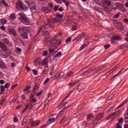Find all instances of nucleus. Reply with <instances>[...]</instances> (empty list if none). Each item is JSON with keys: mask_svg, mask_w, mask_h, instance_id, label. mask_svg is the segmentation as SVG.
Returning a JSON list of instances; mask_svg holds the SVG:
<instances>
[{"mask_svg": "<svg viewBox=\"0 0 128 128\" xmlns=\"http://www.w3.org/2000/svg\"><path fill=\"white\" fill-rule=\"evenodd\" d=\"M46 26H49V28H52V21H50V20H48V23H46L44 24L42 26L38 33L37 34L36 36H38V34H40V30H42V28H46Z\"/></svg>", "mask_w": 128, "mask_h": 128, "instance_id": "1", "label": "nucleus"}, {"mask_svg": "<svg viewBox=\"0 0 128 128\" xmlns=\"http://www.w3.org/2000/svg\"><path fill=\"white\" fill-rule=\"evenodd\" d=\"M18 32H20V34H24L26 32H28V29L26 26L19 27L18 28Z\"/></svg>", "mask_w": 128, "mask_h": 128, "instance_id": "2", "label": "nucleus"}, {"mask_svg": "<svg viewBox=\"0 0 128 128\" xmlns=\"http://www.w3.org/2000/svg\"><path fill=\"white\" fill-rule=\"evenodd\" d=\"M104 116V113H102L100 114H98L96 116V118L94 120L93 122L94 124H96V123L94 122L96 120H100Z\"/></svg>", "mask_w": 128, "mask_h": 128, "instance_id": "3", "label": "nucleus"}, {"mask_svg": "<svg viewBox=\"0 0 128 128\" xmlns=\"http://www.w3.org/2000/svg\"><path fill=\"white\" fill-rule=\"evenodd\" d=\"M30 124H31L32 128H34V126H38L40 122V120H36L34 122L32 119L30 120Z\"/></svg>", "mask_w": 128, "mask_h": 128, "instance_id": "4", "label": "nucleus"}, {"mask_svg": "<svg viewBox=\"0 0 128 128\" xmlns=\"http://www.w3.org/2000/svg\"><path fill=\"white\" fill-rule=\"evenodd\" d=\"M114 40H122V37L120 36H114L111 38V42L112 44H114Z\"/></svg>", "mask_w": 128, "mask_h": 128, "instance_id": "5", "label": "nucleus"}, {"mask_svg": "<svg viewBox=\"0 0 128 128\" xmlns=\"http://www.w3.org/2000/svg\"><path fill=\"white\" fill-rule=\"evenodd\" d=\"M8 32H9L10 34H12V36H14V38H16V36H17L16 31V30L14 28H8Z\"/></svg>", "mask_w": 128, "mask_h": 128, "instance_id": "6", "label": "nucleus"}, {"mask_svg": "<svg viewBox=\"0 0 128 128\" xmlns=\"http://www.w3.org/2000/svg\"><path fill=\"white\" fill-rule=\"evenodd\" d=\"M101 2L104 7L105 4L108 6H110L112 4V2L108 0H101Z\"/></svg>", "mask_w": 128, "mask_h": 128, "instance_id": "7", "label": "nucleus"}, {"mask_svg": "<svg viewBox=\"0 0 128 128\" xmlns=\"http://www.w3.org/2000/svg\"><path fill=\"white\" fill-rule=\"evenodd\" d=\"M16 8L17 10H24V6H22V2H18L16 4Z\"/></svg>", "mask_w": 128, "mask_h": 128, "instance_id": "8", "label": "nucleus"}, {"mask_svg": "<svg viewBox=\"0 0 128 128\" xmlns=\"http://www.w3.org/2000/svg\"><path fill=\"white\" fill-rule=\"evenodd\" d=\"M86 36V34H84V32H82L81 34H80L78 37L75 38L73 42H74V40H76V42H78L80 38H82L84 36Z\"/></svg>", "mask_w": 128, "mask_h": 128, "instance_id": "9", "label": "nucleus"}, {"mask_svg": "<svg viewBox=\"0 0 128 128\" xmlns=\"http://www.w3.org/2000/svg\"><path fill=\"white\" fill-rule=\"evenodd\" d=\"M20 36L22 38H24V40H28V32L22 33L20 34Z\"/></svg>", "mask_w": 128, "mask_h": 128, "instance_id": "10", "label": "nucleus"}, {"mask_svg": "<svg viewBox=\"0 0 128 128\" xmlns=\"http://www.w3.org/2000/svg\"><path fill=\"white\" fill-rule=\"evenodd\" d=\"M0 48L4 52H6V50H8V48H6V44H0Z\"/></svg>", "mask_w": 128, "mask_h": 128, "instance_id": "11", "label": "nucleus"}, {"mask_svg": "<svg viewBox=\"0 0 128 128\" xmlns=\"http://www.w3.org/2000/svg\"><path fill=\"white\" fill-rule=\"evenodd\" d=\"M42 64V58H38L35 60V64Z\"/></svg>", "mask_w": 128, "mask_h": 128, "instance_id": "12", "label": "nucleus"}, {"mask_svg": "<svg viewBox=\"0 0 128 128\" xmlns=\"http://www.w3.org/2000/svg\"><path fill=\"white\" fill-rule=\"evenodd\" d=\"M52 22L56 24V22H60V20H58L56 18H52Z\"/></svg>", "mask_w": 128, "mask_h": 128, "instance_id": "13", "label": "nucleus"}, {"mask_svg": "<svg viewBox=\"0 0 128 128\" xmlns=\"http://www.w3.org/2000/svg\"><path fill=\"white\" fill-rule=\"evenodd\" d=\"M64 118H66V117H64L63 118H62L61 120V122H60V124H62V122H64V124L65 126H66V124H68V120H65L64 122Z\"/></svg>", "mask_w": 128, "mask_h": 128, "instance_id": "14", "label": "nucleus"}, {"mask_svg": "<svg viewBox=\"0 0 128 128\" xmlns=\"http://www.w3.org/2000/svg\"><path fill=\"white\" fill-rule=\"evenodd\" d=\"M27 19H28V18H27L26 16H20V22H24Z\"/></svg>", "mask_w": 128, "mask_h": 128, "instance_id": "15", "label": "nucleus"}, {"mask_svg": "<svg viewBox=\"0 0 128 128\" xmlns=\"http://www.w3.org/2000/svg\"><path fill=\"white\" fill-rule=\"evenodd\" d=\"M38 88H40V85L38 84L37 82H36L34 88L32 91L36 92V90H38Z\"/></svg>", "mask_w": 128, "mask_h": 128, "instance_id": "16", "label": "nucleus"}, {"mask_svg": "<svg viewBox=\"0 0 128 128\" xmlns=\"http://www.w3.org/2000/svg\"><path fill=\"white\" fill-rule=\"evenodd\" d=\"M116 114V112H114L112 114H110L106 118V120H108L110 118H112Z\"/></svg>", "mask_w": 128, "mask_h": 128, "instance_id": "17", "label": "nucleus"}, {"mask_svg": "<svg viewBox=\"0 0 128 128\" xmlns=\"http://www.w3.org/2000/svg\"><path fill=\"white\" fill-rule=\"evenodd\" d=\"M70 106H69L66 107H64L62 110L60 114H58V116H60V114H62V112H64V110H68V108H70Z\"/></svg>", "mask_w": 128, "mask_h": 128, "instance_id": "18", "label": "nucleus"}, {"mask_svg": "<svg viewBox=\"0 0 128 128\" xmlns=\"http://www.w3.org/2000/svg\"><path fill=\"white\" fill-rule=\"evenodd\" d=\"M4 86H0V88L1 90V92H0V94H4V90H6V89L4 88Z\"/></svg>", "mask_w": 128, "mask_h": 128, "instance_id": "19", "label": "nucleus"}, {"mask_svg": "<svg viewBox=\"0 0 128 128\" xmlns=\"http://www.w3.org/2000/svg\"><path fill=\"white\" fill-rule=\"evenodd\" d=\"M116 68H120V65L118 64V65L116 66V67H114L112 69L110 70L109 71L110 74L114 72V70H116Z\"/></svg>", "mask_w": 128, "mask_h": 128, "instance_id": "20", "label": "nucleus"}, {"mask_svg": "<svg viewBox=\"0 0 128 128\" xmlns=\"http://www.w3.org/2000/svg\"><path fill=\"white\" fill-rule=\"evenodd\" d=\"M30 8L31 10H36V4L33 3L30 6Z\"/></svg>", "mask_w": 128, "mask_h": 128, "instance_id": "21", "label": "nucleus"}, {"mask_svg": "<svg viewBox=\"0 0 128 128\" xmlns=\"http://www.w3.org/2000/svg\"><path fill=\"white\" fill-rule=\"evenodd\" d=\"M22 24H26V26H28V24H30V20H28V18L26 20L23 22Z\"/></svg>", "mask_w": 128, "mask_h": 128, "instance_id": "22", "label": "nucleus"}, {"mask_svg": "<svg viewBox=\"0 0 128 128\" xmlns=\"http://www.w3.org/2000/svg\"><path fill=\"white\" fill-rule=\"evenodd\" d=\"M123 70H124V68H122L118 72V74H116L112 78H116L118 76H120V74H122V72Z\"/></svg>", "mask_w": 128, "mask_h": 128, "instance_id": "23", "label": "nucleus"}, {"mask_svg": "<svg viewBox=\"0 0 128 128\" xmlns=\"http://www.w3.org/2000/svg\"><path fill=\"white\" fill-rule=\"evenodd\" d=\"M10 18L12 20H14L16 18V14H11L10 16Z\"/></svg>", "mask_w": 128, "mask_h": 128, "instance_id": "24", "label": "nucleus"}, {"mask_svg": "<svg viewBox=\"0 0 128 128\" xmlns=\"http://www.w3.org/2000/svg\"><path fill=\"white\" fill-rule=\"evenodd\" d=\"M30 88H32V86H28L23 90L24 92H28V90H30Z\"/></svg>", "mask_w": 128, "mask_h": 128, "instance_id": "25", "label": "nucleus"}, {"mask_svg": "<svg viewBox=\"0 0 128 128\" xmlns=\"http://www.w3.org/2000/svg\"><path fill=\"white\" fill-rule=\"evenodd\" d=\"M0 66L2 68H6V64L2 62H0Z\"/></svg>", "mask_w": 128, "mask_h": 128, "instance_id": "26", "label": "nucleus"}, {"mask_svg": "<svg viewBox=\"0 0 128 128\" xmlns=\"http://www.w3.org/2000/svg\"><path fill=\"white\" fill-rule=\"evenodd\" d=\"M54 120H56V119L54 118H50L48 120L47 124H50V122H54Z\"/></svg>", "mask_w": 128, "mask_h": 128, "instance_id": "27", "label": "nucleus"}, {"mask_svg": "<svg viewBox=\"0 0 128 128\" xmlns=\"http://www.w3.org/2000/svg\"><path fill=\"white\" fill-rule=\"evenodd\" d=\"M1 56L2 58H8V54H2Z\"/></svg>", "mask_w": 128, "mask_h": 128, "instance_id": "28", "label": "nucleus"}, {"mask_svg": "<svg viewBox=\"0 0 128 128\" xmlns=\"http://www.w3.org/2000/svg\"><path fill=\"white\" fill-rule=\"evenodd\" d=\"M93 68H94V66H93L91 68V69L88 70H86V74H90V72H92V70Z\"/></svg>", "mask_w": 128, "mask_h": 128, "instance_id": "29", "label": "nucleus"}, {"mask_svg": "<svg viewBox=\"0 0 128 128\" xmlns=\"http://www.w3.org/2000/svg\"><path fill=\"white\" fill-rule=\"evenodd\" d=\"M48 59L47 58H46L44 60H43L42 62V64L44 65V64H48Z\"/></svg>", "mask_w": 128, "mask_h": 128, "instance_id": "30", "label": "nucleus"}, {"mask_svg": "<svg viewBox=\"0 0 128 128\" xmlns=\"http://www.w3.org/2000/svg\"><path fill=\"white\" fill-rule=\"evenodd\" d=\"M36 102V99L32 97H30V102Z\"/></svg>", "mask_w": 128, "mask_h": 128, "instance_id": "31", "label": "nucleus"}, {"mask_svg": "<svg viewBox=\"0 0 128 128\" xmlns=\"http://www.w3.org/2000/svg\"><path fill=\"white\" fill-rule=\"evenodd\" d=\"M26 122V117H24L22 120V126H24Z\"/></svg>", "mask_w": 128, "mask_h": 128, "instance_id": "32", "label": "nucleus"}, {"mask_svg": "<svg viewBox=\"0 0 128 128\" xmlns=\"http://www.w3.org/2000/svg\"><path fill=\"white\" fill-rule=\"evenodd\" d=\"M120 12H118L117 14H116L114 17L113 18H118L120 17Z\"/></svg>", "mask_w": 128, "mask_h": 128, "instance_id": "33", "label": "nucleus"}, {"mask_svg": "<svg viewBox=\"0 0 128 128\" xmlns=\"http://www.w3.org/2000/svg\"><path fill=\"white\" fill-rule=\"evenodd\" d=\"M74 76V72H70L67 75L66 78H70V76Z\"/></svg>", "mask_w": 128, "mask_h": 128, "instance_id": "34", "label": "nucleus"}, {"mask_svg": "<svg viewBox=\"0 0 128 128\" xmlns=\"http://www.w3.org/2000/svg\"><path fill=\"white\" fill-rule=\"evenodd\" d=\"M86 46H88L87 44H84L83 45H82L80 48V50H84V48Z\"/></svg>", "mask_w": 128, "mask_h": 128, "instance_id": "35", "label": "nucleus"}, {"mask_svg": "<svg viewBox=\"0 0 128 128\" xmlns=\"http://www.w3.org/2000/svg\"><path fill=\"white\" fill-rule=\"evenodd\" d=\"M62 52H58V53H57L56 54V56H55V58H60V56H62Z\"/></svg>", "mask_w": 128, "mask_h": 128, "instance_id": "36", "label": "nucleus"}, {"mask_svg": "<svg viewBox=\"0 0 128 128\" xmlns=\"http://www.w3.org/2000/svg\"><path fill=\"white\" fill-rule=\"evenodd\" d=\"M104 68H106V66L104 65L101 66L100 67H98V68H99L100 70H102Z\"/></svg>", "mask_w": 128, "mask_h": 128, "instance_id": "37", "label": "nucleus"}, {"mask_svg": "<svg viewBox=\"0 0 128 128\" xmlns=\"http://www.w3.org/2000/svg\"><path fill=\"white\" fill-rule=\"evenodd\" d=\"M35 94H36V92L32 90V92L30 94L31 96L30 98H32L34 96Z\"/></svg>", "mask_w": 128, "mask_h": 128, "instance_id": "38", "label": "nucleus"}, {"mask_svg": "<svg viewBox=\"0 0 128 128\" xmlns=\"http://www.w3.org/2000/svg\"><path fill=\"white\" fill-rule=\"evenodd\" d=\"M110 44H106L104 46V48L105 50H108V48H110Z\"/></svg>", "mask_w": 128, "mask_h": 128, "instance_id": "39", "label": "nucleus"}, {"mask_svg": "<svg viewBox=\"0 0 128 128\" xmlns=\"http://www.w3.org/2000/svg\"><path fill=\"white\" fill-rule=\"evenodd\" d=\"M56 16V18H62L64 16H62V14H58Z\"/></svg>", "mask_w": 128, "mask_h": 128, "instance_id": "40", "label": "nucleus"}, {"mask_svg": "<svg viewBox=\"0 0 128 128\" xmlns=\"http://www.w3.org/2000/svg\"><path fill=\"white\" fill-rule=\"evenodd\" d=\"M42 92H44V91L41 90L40 92H38L36 94V96H42Z\"/></svg>", "mask_w": 128, "mask_h": 128, "instance_id": "41", "label": "nucleus"}, {"mask_svg": "<svg viewBox=\"0 0 128 128\" xmlns=\"http://www.w3.org/2000/svg\"><path fill=\"white\" fill-rule=\"evenodd\" d=\"M96 68V66H94V68H93L92 69V72H98V70H100V68Z\"/></svg>", "mask_w": 128, "mask_h": 128, "instance_id": "42", "label": "nucleus"}, {"mask_svg": "<svg viewBox=\"0 0 128 128\" xmlns=\"http://www.w3.org/2000/svg\"><path fill=\"white\" fill-rule=\"evenodd\" d=\"M94 118L92 114H90L87 118V120H90V118Z\"/></svg>", "mask_w": 128, "mask_h": 128, "instance_id": "43", "label": "nucleus"}, {"mask_svg": "<svg viewBox=\"0 0 128 128\" xmlns=\"http://www.w3.org/2000/svg\"><path fill=\"white\" fill-rule=\"evenodd\" d=\"M26 2L27 4H32V0H26Z\"/></svg>", "mask_w": 128, "mask_h": 128, "instance_id": "44", "label": "nucleus"}, {"mask_svg": "<svg viewBox=\"0 0 128 128\" xmlns=\"http://www.w3.org/2000/svg\"><path fill=\"white\" fill-rule=\"evenodd\" d=\"M10 83H7L5 84V86H4V87L6 88H10Z\"/></svg>", "mask_w": 128, "mask_h": 128, "instance_id": "45", "label": "nucleus"}, {"mask_svg": "<svg viewBox=\"0 0 128 128\" xmlns=\"http://www.w3.org/2000/svg\"><path fill=\"white\" fill-rule=\"evenodd\" d=\"M44 34L46 36H50V32H48V30L44 31Z\"/></svg>", "mask_w": 128, "mask_h": 128, "instance_id": "46", "label": "nucleus"}, {"mask_svg": "<svg viewBox=\"0 0 128 128\" xmlns=\"http://www.w3.org/2000/svg\"><path fill=\"white\" fill-rule=\"evenodd\" d=\"M50 54H52V52H54V49L50 48L48 50Z\"/></svg>", "mask_w": 128, "mask_h": 128, "instance_id": "47", "label": "nucleus"}, {"mask_svg": "<svg viewBox=\"0 0 128 128\" xmlns=\"http://www.w3.org/2000/svg\"><path fill=\"white\" fill-rule=\"evenodd\" d=\"M54 78H60V72L57 73L55 76Z\"/></svg>", "mask_w": 128, "mask_h": 128, "instance_id": "48", "label": "nucleus"}, {"mask_svg": "<svg viewBox=\"0 0 128 128\" xmlns=\"http://www.w3.org/2000/svg\"><path fill=\"white\" fill-rule=\"evenodd\" d=\"M58 8H60V6H54V12H56V10H58Z\"/></svg>", "mask_w": 128, "mask_h": 128, "instance_id": "49", "label": "nucleus"}, {"mask_svg": "<svg viewBox=\"0 0 128 128\" xmlns=\"http://www.w3.org/2000/svg\"><path fill=\"white\" fill-rule=\"evenodd\" d=\"M27 106H28V108H29L30 110H32L34 106L32 104H28Z\"/></svg>", "mask_w": 128, "mask_h": 128, "instance_id": "50", "label": "nucleus"}, {"mask_svg": "<svg viewBox=\"0 0 128 128\" xmlns=\"http://www.w3.org/2000/svg\"><path fill=\"white\" fill-rule=\"evenodd\" d=\"M72 40V37H69L67 38V40L66 41V42H70Z\"/></svg>", "mask_w": 128, "mask_h": 128, "instance_id": "51", "label": "nucleus"}, {"mask_svg": "<svg viewBox=\"0 0 128 128\" xmlns=\"http://www.w3.org/2000/svg\"><path fill=\"white\" fill-rule=\"evenodd\" d=\"M32 72H34V74L35 76H38V70H32Z\"/></svg>", "mask_w": 128, "mask_h": 128, "instance_id": "52", "label": "nucleus"}, {"mask_svg": "<svg viewBox=\"0 0 128 128\" xmlns=\"http://www.w3.org/2000/svg\"><path fill=\"white\" fill-rule=\"evenodd\" d=\"M2 4L4 6H8V4H6V2L4 0L2 1Z\"/></svg>", "mask_w": 128, "mask_h": 128, "instance_id": "53", "label": "nucleus"}, {"mask_svg": "<svg viewBox=\"0 0 128 128\" xmlns=\"http://www.w3.org/2000/svg\"><path fill=\"white\" fill-rule=\"evenodd\" d=\"M79 80H76V81H74L73 83H72V86H74V84H78V82Z\"/></svg>", "mask_w": 128, "mask_h": 128, "instance_id": "54", "label": "nucleus"}, {"mask_svg": "<svg viewBox=\"0 0 128 128\" xmlns=\"http://www.w3.org/2000/svg\"><path fill=\"white\" fill-rule=\"evenodd\" d=\"M86 74H86V71L85 72L80 74V76H86Z\"/></svg>", "mask_w": 128, "mask_h": 128, "instance_id": "55", "label": "nucleus"}, {"mask_svg": "<svg viewBox=\"0 0 128 128\" xmlns=\"http://www.w3.org/2000/svg\"><path fill=\"white\" fill-rule=\"evenodd\" d=\"M55 43L56 44H60V40H57Z\"/></svg>", "mask_w": 128, "mask_h": 128, "instance_id": "56", "label": "nucleus"}, {"mask_svg": "<svg viewBox=\"0 0 128 128\" xmlns=\"http://www.w3.org/2000/svg\"><path fill=\"white\" fill-rule=\"evenodd\" d=\"M1 23L2 24H6V20H2L1 21Z\"/></svg>", "mask_w": 128, "mask_h": 128, "instance_id": "57", "label": "nucleus"}, {"mask_svg": "<svg viewBox=\"0 0 128 128\" xmlns=\"http://www.w3.org/2000/svg\"><path fill=\"white\" fill-rule=\"evenodd\" d=\"M112 98H114V96H109L108 97V100H112Z\"/></svg>", "mask_w": 128, "mask_h": 128, "instance_id": "58", "label": "nucleus"}, {"mask_svg": "<svg viewBox=\"0 0 128 128\" xmlns=\"http://www.w3.org/2000/svg\"><path fill=\"white\" fill-rule=\"evenodd\" d=\"M123 122H124V119L122 118H120L119 120V124H122Z\"/></svg>", "mask_w": 128, "mask_h": 128, "instance_id": "59", "label": "nucleus"}, {"mask_svg": "<svg viewBox=\"0 0 128 128\" xmlns=\"http://www.w3.org/2000/svg\"><path fill=\"white\" fill-rule=\"evenodd\" d=\"M48 52L47 50H45L44 52L43 56H48Z\"/></svg>", "mask_w": 128, "mask_h": 128, "instance_id": "60", "label": "nucleus"}, {"mask_svg": "<svg viewBox=\"0 0 128 128\" xmlns=\"http://www.w3.org/2000/svg\"><path fill=\"white\" fill-rule=\"evenodd\" d=\"M18 118H14V122H18Z\"/></svg>", "mask_w": 128, "mask_h": 128, "instance_id": "61", "label": "nucleus"}, {"mask_svg": "<svg viewBox=\"0 0 128 128\" xmlns=\"http://www.w3.org/2000/svg\"><path fill=\"white\" fill-rule=\"evenodd\" d=\"M72 30H76V26H72Z\"/></svg>", "mask_w": 128, "mask_h": 128, "instance_id": "62", "label": "nucleus"}, {"mask_svg": "<svg viewBox=\"0 0 128 128\" xmlns=\"http://www.w3.org/2000/svg\"><path fill=\"white\" fill-rule=\"evenodd\" d=\"M58 4H62V0H54Z\"/></svg>", "mask_w": 128, "mask_h": 128, "instance_id": "63", "label": "nucleus"}, {"mask_svg": "<svg viewBox=\"0 0 128 128\" xmlns=\"http://www.w3.org/2000/svg\"><path fill=\"white\" fill-rule=\"evenodd\" d=\"M116 128H122V126H120V124H116Z\"/></svg>", "mask_w": 128, "mask_h": 128, "instance_id": "64", "label": "nucleus"}]
</instances>
